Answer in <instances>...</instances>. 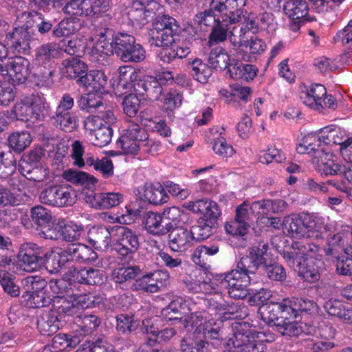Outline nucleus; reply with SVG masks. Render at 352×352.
Instances as JSON below:
<instances>
[{"label": "nucleus", "mask_w": 352, "mask_h": 352, "mask_svg": "<svg viewBox=\"0 0 352 352\" xmlns=\"http://www.w3.org/2000/svg\"><path fill=\"white\" fill-rule=\"evenodd\" d=\"M78 104L81 110H85L89 113H94L98 109L104 106L101 96L93 92L82 95L78 100Z\"/></svg>", "instance_id": "13d9d810"}, {"label": "nucleus", "mask_w": 352, "mask_h": 352, "mask_svg": "<svg viewBox=\"0 0 352 352\" xmlns=\"http://www.w3.org/2000/svg\"><path fill=\"white\" fill-rule=\"evenodd\" d=\"M249 201H245L236 208L234 221L226 226L227 232L232 235L242 236L247 233L249 228V224L248 223V220L249 219Z\"/></svg>", "instance_id": "a878e982"}, {"label": "nucleus", "mask_w": 352, "mask_h": 352, "mask_svg": "<svg viewBox=\"0 0 352 352\" xmlns=\"http://www.w3.org/2000/svg\"><path fill=\"white\" fill-rule=\"evenodd\" d=\"M29 97L21 102H16L10 113V118L13 120L22 121L32 120Z\"/></svg>", "instance_id": "69168bd1"}, {"label": "nucleus", "mask_w": 352, "mask_h": 352, "mask_svg": "<svg viewBox=\"0 0 352 352\" xmlns=\"http://www.w3.org/2000/svg\"><path fill=\"white\" fill-rule=\"evenodd\" d=\"M31 136L28 131L12 133L8 138L9 146L17 153H21L31 143Z\"/></svg>", "instance_id": "680f3d73"}, {"label": "nucleus", "mask_w": 352, "mask_h": 352, "mask_svg": "<svg viewBox=\"0 0 352 352\" xmlns=\"http://www.w3.org/2000/svg\"><path fill=\"white\" fill-rule=\"evenodd\" d=\"M180 348L182 352H208V343L193 333L184 337Z\"/></svg>", "instance_id": "3c124183"}, {"label": "nucleus", "mask_w": 352, "mask_h": 352, "mask_svg": "<svg viewBox=\"0 0 352 352\" xmlns=\"http://www.w3.org/2000/svg\"><path fill=\"white\" fill-rule=\"evenodd\" d=\"M107 82L104 73L100 70H91L76 80V83L85 88L88 92L102 94Z\"/></svg>", "instance_id": "bb28decb"}, {"label": "nucleus", "mask_w": 352, "mask_h": 352, "mask_svg": "<svg viewBox=\"0 0 352 352\" xmlns=\"http://www.w3.org/2000/svg\"><path fill=\"white\" fill-rule=\"evenodd\" d=\"M29 101L33 122L43 120L50 112V104L46 98L41 95L33 94L29 97Z\"/></svg>", "instance_id": "c03bdc74"}, {"label": "nucleus", "mask_w": 352, "mask_h": 352, "mask_svg": "<svg viewBox=\"0 0 352 352\" xmlns=\"http://www.w3.org/2000/svg\"><path fill=\"white\" fill-rule=\"evenodd\" d=\"M60 54L56 43H47L41 45L36 49L35 61L41 67L43 77L46 80L50 78L54 73L55 60Z\"/></svg>", "instance_id": "9b49d317"}, {"label": "nucleus", "mask_w": 352, "mask_h": 352, "mask_svg": "<svg viewBox=\"0 0 352 352\" xmlns=\"http://www.w3.org/2000/svg\"><path fill=\"white\" fill-rule=\"evenodd\" d=\"M156 10L152 7H135L131 5V8L128 12V17L133 26L142 28L155 16Z\"/></svg>", "instance_id": "58836bf2"}, {"label": "nucleus", "mask_w": 352, "mask_h": 352, "mask_svg": "<svg viewBox=\"0 0 352 352\" xmlns=\"http://www.w3.org/2000/svg\"><path fill=\"white\" fill-rule=\"evenodd\" d=\"M234 333L228 341L227 344L232 346L233 350L238 352H264L266 345L250 336V331L244 329V325L236 323L232 327Z\"/></svg>", "instance_id": "6e6552de"}, {"label": "nucleus", "mask_w": 352, "mask_h": 352, "mask_svg": "<svg viewBox=\"0 0 352 352\" xmlns=\"http://www.w3.org/2000/svg\"><path fill=\"white\" fill-rule=\"evenodd\" d=\"M307 154L316 160L322 175H337L342 172L341 166L331 159L333 154L326 148H318L313 153Z\"/></svg>", "instance_id": "4be33fe9"}, {"label": "nucleus", "mask_w": 352, "mask_h": 352, "mask_svg": "<svg viewBox=\"0 0 352 352\" xmlns=\"http://www.w3.org/2000/svg\"><path fill=\"white\" fill-rule=\"evenodd\" d=\"M284 12L289 19H308V5L305 0H289L284 5Z\"/></svg>", "instance_id": "37998d69"}, {"label": "nucleus", "mask_w": 352, "mask_h": 352, "mask_svg": "<svg viewBox=\"0 0 352 352\" xmlns=\"http://www.w3.org/2000/svg\"><path fill=\"white\" fill-rule=\"evenodd\" d=\"M48 285L56 295L52 299V307L59 314L74 316L82 309L95 307L93 297L86 294H79L76 283L63 278L52 279Z\"/></svg>", "instance_id": "f03ea898"}, {"label": "nucleus", "mask_w": 352, "mask_h": 352, "mask_svg": "<svg viewBox=\"0 0 352 352\" xmlns=\"http://www.w3.org/2000/svg\"><path fill=\"white\" fill-rule=\"evenodd\" d=\"M16 165L15 157L8 146L0 142V170L3 168L8 170V174L12 173ZM3 170L1 171V173Z\"/></svg>", "instance_id": "338daca9"}, {"label": "nucleus", "mask_w": 352, "mask_h": 352, "mask_svg": "<svg viewBox=\"0 0 352 352\" xmlns=\"http://www.w3.org/2000/svg\"><path fill=\"white\" fill-rule=\"evenodd\" d=\"M64 254L68 258V267L72 263H93L98 258V254L91 247L81 243L67 245L64 248Z\"/></svg>", "instance_id": "f3484780"}, {"label": "nucleus", "mask_w": 352, "mask_h": 352, "mask_svg": "<svg viewBox=\"0 0 352 352\" xmlns=\"http://www.w3.org/2000/svg\"><path fill=\"white\" fill-rule=\"evenodd\" d=\"M217 218L201 217L190 230L194 240H204L212 234V229Z\"/></svg>", "instance_id": "a18cd8bd"}, {"label": "nucleus", "mask_w": 352, "mask_h": 352, "mask_svg": "<svg viewBox=\"0 0 352 352\" xmlns=\"http://www.w3.org/2000/svg\"><path fill=\"white\" fill-rule=\"evenodd\" d=\"M114 238L113 226H98L92 228L88 232V241L96 250L107 251L111 244V239Z\"/></svg>", "instance_id": "b1692460"}, {"label": "nucleus", "mask_w": 352, "mask_h": 352, "mask_svg": "<svg viewBox=\"0 0 352 352\" xmlns=\"http://www.w3.org/2000/svg\"><path fill=\"white\" fill-rule=\"evenodd\" d=\"M22 298L24 299L25 305L32 308L45 307L52 301V298L47 296L45 292L23 293Z\"/></svg>", "instance_id": "0e129e2a"}, {"label": "nucleus", "mask_w": 352, "mask_h": 352, "mask_svg": "<svg viewBox=\"0 0 352 352\" xmlns=\"http://www.w3.org/2000/svg\"><path fill=\"white\" fill-rule=\"evenodd\" d=\"M247 0H212L211 8L221 15L226 14L228 16L238 18L237 21L246 13L243 7L246 5Z\"/></svg>", "instance_id": "5701e85b"}, {"label": "nucleus", "mask_w": 352, "mask_h": 352, "mask_svg": "<svg viewBox=\"0 0 352 352\" xmlns=\"http://www.w3.org/2000/svg\"><path fill=\"white\" fill-rule=\"evenodd\" d=\"M190 74L193 78L201 83H206L212 75V67L200 58H195L189 63Z\"/></svg>", "instance_id": "09e8293b"}, {"label": "nucleus", "mask_w": 352, "mask_h": 352, "mask_svg": "<svg viewBox=\"0 0 352 352\" xmlns=\"http://www.w3.org/2000/svg\"><path fill=\"white\" fill-rule=\"evenodd\" d=\"M80 26V20L76 18L63 19L54 28L53 36L57 38L68 36L78 31Z\"/></svg>", "instance_id": "603ef678"}, {"label": "nucleus", "mask_w": 352, "mask_h": 352, "mask_svg": "<svg viewBox=\"0 0 352 352\" xmlns=\"http://www.w3.org/2000/svg\"><path fill=\"white\" fill-rule=\"evenodd\" d=\"M307 238L324 239L337 230L335 221L318 214H307Z\"/></svg>", "instance_id": "f8f14e48"}, {"label": "nucleus", "mask_w": 352, "mask_h": 352, "mask_svg": "<svg viewBox=\"0 0 352 352\" xmlns=\"http://www.w3.org/2000/svg\"><path fill=\"white\" fill-rule=\"evenodd\" d=\"M250 274L237 267L226 274H221L218 279L221 287L228 289L229 296L234 299H244L249 294L248 287L251 282Z\"/></svg>", "instance_id": "7ed1b4c3"}, {"label": "nucleus", "mask_w": 352, "mask_h": 352, "mask_svg": "<svg viewBox=\"0 0 352 352\" xmlns=\"http://www.w3.org/2000/svg\"><path fill=\"white\" fill-rule=\"evenodd\" d=\"M294 271L298 272L299 276L307 282L314 283L320 278V274L318 268L315 267L313 261H300L298 266L290 267Z\"/></svg>", "instance_id": "8fccbe9b"}, {"label": "nucleus", "mask_w": 352, "mask_h": 352, "mask_svg": "<svg viewBox=\"0 0 352 352\" xmlns=\"http://www.w3.org/2000/svg\"><path fill=\"white\" fill-rule=\"evenodd\" d=\"M84 309L78 314L72 316L74 317V323L76 326V332H79L80 335L85 336L94 332L100 325V320L96 316L92 314L82 315Z\"/></svg>", "instance_id": "4c0bfd02"}, {"label": "nucleus", "mask_w": 352, "mask_h": 352, "mask_svg": "<svg viewBox=\"0 0 352 352\" xmlns=\"http://www.w3.org/2000/svg\"><path fill=\"white\" fill-rule=\"evenodd\" d=\"M257 69L254 65L244 64L239 60L231 63L228 72L232 78L249 81L256 76Z\"/></svg>", "instance_id": "a19ab883"}, {"label": "nucleus", "mask_w": 352, "mask_h": 352, "mask_svg": "<svg viewBox=\"0 0 352 352\" xmlns=\"http://www.w3.org/2000/svg\"><path fill=\"white\" fill-rule=\"evenodd\" d=\"M91 49L90 59L99 65H104L107 57L113 52L111 30L105 29Z\"/></svg>", "instance_id": "dca6fc26"}, {"label": "nucleus", "mask_w": 352, "mask_h": 352, "mask_svg": "<svg viewBox=\"0 0 352 352\" xmlns=\"http://www.w3.org/2000/svg\"><path fill=\"white\" fill-rule=\"evenodd\" d=\"M113 234L116 241L115 250L122 256L135 252L140 246L137 233L124 226H113Z\"/></svg>", "instance_id": "1a4fd4ad"}, {"label": "nucleus", "mask_w": 352, "mask_h": 352, "mask_svg": "<svg viewBox=\"0 0 352 352\" xmlns=\"http://www.w3.org/2000/svg\"><path fill=\"white\" fill-rule=\"evenodd\" d=\"M74 106V100L69 94H63L54 113L50 118L52 125L57 129L71 133L78 126V118L76 113L71 111Z\"/></svg>", "instance_id": "20e7f679"}, {"label": "nucleus", "mask_w": 352, "mask_h": 352, "mask_svg": "<svg viewBox=\"0 0 352 352\" xmlns=\"http://www.w3.org/2000/svg\"><path fill=\"white\" fill-rule=\"evenodd\" d=\"M88 0H70L64 7L63 12L69 15L89 16Z\"/></svg>", "instance_id": "052dcab7"}, {"label": "nucleus", "mask_w": 352, "mask_h": 352, "mask_svg": "<svg viewBox=\"0 0 352 352\" xmlns=\"http://www.w3.org/2000/svg\"><path fill=\"white\" fill-rule=\"evenodd\" d=\"M148 133L145 128L135 122H131L123 130L116 142V146L125 154L135 155L140 150L141 144L147 139Z\"/></svg>", "instance_id": "423d86ee"}, {"label": "nucleus", "mask_w": 352, "mask_h": 352, "mask_svg": "<svg viewBox=\"0 0 352 352\" xmlns=\"http://www.w3.org/2000/svg\"><path fill=\"white\" fill-rule=\"evenodd\" d=\"M43 251V247L34 243L21 244L17 255L20 267L26 272L36 271L42 266Z\"/></svg>", "instance_id": "9d476101"}, {"label": "nucleus", "mask_w": 352, "mask_h": 352, "mask_svg": "<svg viewBox=\"0 0 352 352\" xmlns=\"http://www.w3.org/2000/svg\"><path fill=\"white\" fill-rule=\"evenodd\" d=\"M232 16H232H228L224 14L221 15L217 11H214L210 5L209 9L199 12L195 16V21L199 25H204L212 28L218 24H223V25L235 24L237 22L238 18H234L235 15Z\"/></svg>", "instance_id": "c756f323"}, {"label": "nucleus", "mask_w": 352, "mask_h": 352, "mask_svg": "<svg viewBox=\"0 0 352 352\" xmlns=\"http://www.w3.org/2000/svg\"><path fill=\"white\" fill-rule=\"evenodd\" d=\"M119 57L120 60L125 63H138L144 60L145 50L141 45L135 42L134 44L126 49V52L122 53Z\"/></svg>", "instance_id": "774afa93"}, {"label": "nucleus", "mask_w": 352, "mask_h": 352, "mask_svg": "<svg viewBox=\"0 0 352 352\" xmlns=\"http://www.w3.org/2000/svg\"><path fill=\"white\" fill-rule=\"evenodd\" d=\"M287 314L295 318L300 314H311L318 309L317 304L307 298H288L284 299Z\"/></svg>", "instance_id": "cd10ccee"}, {"label": "nucleus", "mask_w": 352, "mask_h": 352, "mask_svg": "<svg viewBox=\"0 0 352 352\" xmlns=\"http://www.w3.org/2000/svg\"><path fill=\"white\" fill-rule=\"evenodd\" d=\"M327 94L325 87L321 84H312L309 87L303 86L299 94L300 100L311 109L322 111V97Z\"/></svg>", "instance_id": "aec40b11"}, {"label": "nucleus", "mask_w": 352, "mask_h": 352, "mask_svg": "<svg viewBox=\"0 0 352 352\" xmlns=\"http://www.w3.org/2000/svg\"><path fill=\"white\" fill-rule=\"evenodd\" d=\"M322 252L320 246L315 243L295 241L289 250H284L281 254L289 267H294L300 265L301 260L321 256Z\"/></svg>", "instance_id": "0eeeda50"}, {"label": "nucleus", "mask_w": 352, "mask_h": 352, "mask_svg": "<svg viewBox=\"0 0 352 352\" xmlns=\"http://www.w3.org/2000/svg\"><path fill=\"white\" fill-rule=\"evenodd\" d=\"M26 27H16L9 32L5 38L6 45L13 52L25 53L30 48L32 38Z\"/></svg>", "instance_id": "6ab92c4d"}, {"label": "nucleus", "mask_w": 352, "mask_h": 352, "mask_svg": "<svg viewBox=\"0 0 352 352\" xmlns=\"http://www.w3.org/2000/svg\"><path fill=\"white\" fill-rule=\"evenodd\" d=\"M144 196L149 203L153 205H160L166 203L169 197L162 186L151 185L146 188Z\"/></svg>", "instance_id": "bf43d9fd"}, {"label": "nucleus", "mask_w": 352, "mask_h": 352, "mask_svg": "<svg viewBox=\"0 0 352 352\" xmlns=\"http://www.w3.org/2000/svg\"><path fill=\"white\" fill-rule=\"evenodd\" d=\"M55 199V207H67L74 204L77 195L76 190L69 185L53 186Z\"/></svg>", "instance_id": "ea45409f"}, {"label": "nucleus", "mask_w": 352, "mask_h": 352, "mask_svg": "<svg viewBox=\"0 0 352 352\" xmlns=\"http://www.w3.org/2000/svg\"><path fill=\"white\" fill-rule=\"evenodd\" d=\"M5 80L13 84H23L27 80L30 71V61L21 56L9 57L5 62Z\"/></svg>", "instance_id": "ddd939ff"}, {"label": "nucleus", "mask_w": 352, "mask_h": 352, "mask_svg": "<svg viewBox=\"0 0 352 352\" xmlns=\"http://www.w3.org/2000/svg\"><path fill=\"white\" fill-rule=\"evenodd\" d=\"M184 206L193 212L203 214V217L217 218L220 214L217 204L215 201L207 199L189 201L185 203Z\"/></svg>", "instance_id": "c9c22d12"}, {"label": "nucleus", "mask_w": 352, "mask_h": 352, "mask_svg": "<svg viewBox=\"0 0 352 352\" xmlns=\"http://www.w3.org/2000/svg\"><path fill=\"white\" fill-rule=\"evenodd\" d=\"M338 130L328 128L321 130L318 133L308 134L302 139V142L297 145L296 151L299 154L311 153L318 148H324L323 146L331 144L340 145L341 150L345 141L341 142Z\"/></svg>", "instance_id": "39448f33"}, {"label": "nucleus", "mask_w": 352, "mask_h": 352, "mask_svg": "<svg viewBox=\"0 0 352 352\" xmlns=\"http://www.w3.org/2000/svg\"><path fill=\"white\" fill-rule=\"evenodd\" d=\"M194 239L190 230L184 227L173 228L168 234V245L175 252H185L192 245Z\"/></svg>", "instance_id": "412c9836"}, {"label": "nucleus", "mask_w": 352, "mask_h": 352, "mask_svg": "<svg viewBox=\"0 0 352 352\" xmlns=\"http://www.w3.org/2000/svg\"><path fill=\"white\" fill-rule=\"evenodd\" d=\"M241 23L234 26L230 32L229 38L234 47H247L248 38L246 34L257 28V23L252 13L246 10L245 14L236 23Z\"/></svg>", "instance_id": "2eb2a0df"}, {"label": "nucleus", "mask_w": 352, "mask_h": 352, "mask_svg": "<svg viewBox=\"0 0 352 352\" xmlns=\"http://www.w3.org/2000/svg\"><path fill=\"white\" fill-rule=\"evenodd\" d=\"M268 245L264 241L254 243L250 249L249 255L243 256L237 263L239 269L255 274L261 265L265 264Z\"/></svg>", "instance_id": "4468645a"}, {"label": "nucleus", "mask_w": 352, "mask_h": 352, "mask_svg": "<svg viewBox=\"0 0 352 352\" xmlns=\"http://www.w3.org/2000/svg\"><path fill=\"white\" fill-rule=\"evenodd\" d=\"M104 272L94 268H82L76 274V280L79 283L87 285H100L104 282Z\"/></svg>", "instance_id": "de8ad7c7"}, {"label": "nucleus", "mask_w": 352, "mask_h": 352, "mask_svg": "<svg viewBox=\"0 0 352 352\" xmlns=\"http://www.w3.org/2000/svg\"><path fill=\"white\" fill-rule=\"evenodd\" d=\"M349 235V232L344 230L333 234L324 248L325 254L333 258L340 256L345 250Z\"/></svg>", "instance_id": "79ce46f5"}, {"label": "nucleus", "mask_w": 352, "mask_h": 352, "mask_svg": "<svg viewBox=\"0 0 352 352\" xmlns=\"http://www.w3.org/2000/svg\"><path fill=\"white\" fill-rule=\"evenodd\" d=\"M41 311L37 318V328L44 336L54 334L61 326L60 320L57 316L56 310Z\"/></svg>", "instance_id": "2f4dec72"}, {"label": "nucleus", "mask_w": 352, "mask_h": 352, "mask_svg": "<svg viewBox=\"0 0 352 352\" xmlns=\"http://www.w3.org/2000/svg\"><path fill=\"white\" fill-rule=\"evenodd\" d=\"M307 214L292 215L286 217L283 221V226L292 237L307 238Z\"/></svg>", "instance_id": "f704fd0d"}, {"label": "nucleus", "mask_w": 352, "mask_h": 352, "mask_svg": "<svg viewBox=\"0 0 352 352\" xmlns=\"http://www.w3.org/2000/svg\"><path fill=\"white\" fill-rule=\"evenodd\" d=\"M288 315H285V317L277 322L276 330L280 332L283 336H298L302 333V328L297 321H291L287 318Z\"/></svg>", "instance_id": "e2e57ef3"}, {"label": "nucleus", "mask_w": 352, "mask_h": 352, "mask_svg": "<svg viewBox=\"0 0 352 352\" xmlns=\"http://www.w3.org/2000/svg\"><path fill=\"white\" fill-rule=\"evenodd\" d=\"M42 258V265L45 266L51 274H56L67 265H68V258L64 254V249L60 250V252L54 250L45 252L44 250Z\"/></svg>", "instance_id": "72a5a7b5"}, {"label": "nucleus", "mask_w": 352, "mask_h": 352, "mask_svg": "<svg viewBox=\"0 0 352 352\" xmlns=\"http://www.w3.org/2000/svg\"><path fill=\"white\" fill-rule=\"evenodd\" d=\"M324 309L329 315L336 316L344 322L352 323V309L346 308L340 301L329 300L324 303Z\"/></svg>", "instance_id": "49530a36"}, {"label": "nucleus", "mask_w": 352, "mask_h": 352, "mask_svg": "<svg viewBox=\"0 0 352 352\" xmlns=\"http://www.w3.org/2000/svg\"><path fill=\"white\" fill-rule=\"evenodd\" d=\"M179 31L177 21L167 15L158 17L153 24L151 45L162 47L157 57L164 63H170L176 58L182 59L191 52L189 43L175 41Z\"/></svg>", "instance_id": "f257e3e1"}, {"label": "nucleus", "mask_w": 352, "mask_h": 352, "mask_svg": "<svg viewBox=\"0 0 352 352\" xmlns=\"http://www.w3.org/2000/svg\"><path fill=\"white\" fill-rule=\"evenodd\" d=\"M287 314L284 299L281 302L263 305L259 307L258 317L270 326L276 327L277 322Z\"/></svg>", "instance_id": "393cba45"}, {"label": "nucleus", "mask_w": 352, "mask_h": 352, "mask_svg": "<svg viewBox=\"0 0 352 352\" xmlns=\"http://www.w3.org/2000/svg\"><path fill=\"white\" fill-rule=\"evenodd\" d=\"M144 227L149 234L155 236H164L170 232L169 226L164 223L162 214L151 211L146 214Z\"/></svg>", "instance_id": "e433bc0d"}, {"label": "nucleus", "mask_w": 352, "mask_h": 352, "mask_svg": "<svg viewBox=\"0 0 352 352\" xmlns=\"http://www.w3.org/2000/svg\"><path fill=\"white\" fill-rule=\"evenodd\" d=\"M135 91L137 94L146 96L149 100H156L161 96L163 87L157 78L148 76L138 80Z\"/></svg>", "instance_id": "c85d7f7f"}, {"label": "nucleus", "mask_w": 352, "mask_h": 352, "mask_svg": "<svg viewBox=\"0 0 352 352\" xmlns=\"http://www.w3.org/2000/svg\"><path fill=\"white\" fill-rule=\"evenodd\" d=\"M65 67V73L67 78H79L87 72V65L77 58L65 59L63 61Z\"/></svg>", "instance_id": "864d4df0"}, {"label": "nucleus", "mask_w": 352, "mask_h": 352, "mask_svg": "<svg viewBox=\"0 0 352 352\" xmlns=\"http://www.w3.org/2000/svg\"><path fill=\"white\" fill-rule=\"evenodd\" d=\"M113 52L119 57L122 53L126 52V49L135 43L133 36L124 33H114L111 31Z\"/></svg>", "instance_id": "4d7b16f0"}, {"label": "nucleus", "mask_w": 352, "mask_h": 352, "mask_svg": "<svg viewBox=\"0 0 352 352\" xmlns=\"http://www.w3.org/2000/svg\"><path fill=\"white\" fill-rule=\"evenodd\" d=\"M219 251L218 242L207 243L195 247L191 254L192 261L197 265L207 268L210 261V257L217 254Z\"/></svg>", "instance_id": "473e14b6"}, {"label": "nucleus", "mask_w": 352, "mask_h": 352, "mask_svg": "<svg viewBox=\"0 0 352 352\" xmlns=\"http://www.w3.org/2000/svg\"><path fill=\"white\" fill-rule=\"evenodd\" d=\"M212 293H214L213 296H210L204 300V305L207 307V311L210 316L216 315L219 312H229L232 314H235L234 318H245L248 315L246 306L236 305V307H239V309L241 310V314L239 313L238 309H236L234 313V311H231V309H233V308L232 307H229L223 298L222 295L217 292L215 288Z\"/></svg>", "instance_id": "a211bd4d"}, {"label": "nucleus", "mask_w": 352, "mask_h": 352, "mask_svg": "<svg viewBox=\"0 0 352 352\" xmlns=\"http://www.w3.org/2000/svg\"><path fill=\"white\" fill-rule=\"evenodd\" d=\"M123 201L120 192H91L86 197V201L95 208H110L119 205Z\"/></svg>", "instance_id": "7c9ffc66"}, {"label": "nucleus", "mask_w": 352, "mask_h": 352, "mask_svg": "<svg viewBox=\"0 0 352 352\" xmlns=\"http://www.w3.org/2000/svg\"><path fill=\"white\" fill-rule=\"evenodd\" d=\"M142 270L138 265L121 267L116 270L112 275L113 280L119 284H124L140 276Z\"/></svg>", "instance_id": "6e6d98bb"}, {"label": "nucleus", "mask_w": 352, "mask_h": 352, "mask_svg": "<svg viewBox=\"0 0 352 352\" xmlns=\"http://www.w3.org/2000/svg\"><path fill=\"white\" fill-rule=\"evenodd\" d=\"M208 62L211 67L220 70L228 69L230 63V56L225 49L221 47L213 48L210 54Z\"/></svg>", "instance_id": "5fc2aeb1"}]
</instances>
